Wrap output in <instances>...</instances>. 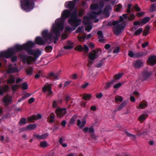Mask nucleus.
<instances>
[{
	"mask_svg": "<svg viewBox=\"0 0 156 156\" xmlns=\"http://www.w3.org/2000/svg\"><path fill=\"white\" fill-rule=\"evenodd\" d=\"M69 17L70 18L68 20V23L73 28L66 27L65 30L66 32L74 30L77 26L80 24L81 20L77 18L76 9L73 11V9L70 10L66 9L63 11L62 12L61 17L55 20V23L53 24L51 28V32L54 34L55 36H51L50 38L51 39H54V42L55 43H56L61 32L63 29L64 23L65 19Z\"/></svg>",
	"mask_w": 156,
	"mask_h": 156,
	"instance_id": "1",
	"label": "nucleus"
},
{
	"mask_svg": "<svg viewBox=\"0 0 156 156\" xmlns=\"http://www.w3.org/2000/svg\"><path fill=\"white\" fill-rule=\"evenodd\" d=\"M35 44V43L32 41H29L22 45H16L13 48L8 49L6 51L0 52V58H8L18 51L24 50L27 51L29 54L33 56V57L30 56L26 57L21 55H20V56L23 59V63L30 64L32 62L36 61L41 53V51L38 49H30L34 46Z\"/></svg>",
	"mask_w": 156,
	"mask_h": 156,
	"instance_id": "2",
	"label": "nucleus"
},
{
	"mask_svg": "<svg viewBox=\"0 0 156 156\" xmlns=\"http://www.w3.org/2000/svg\"><path fill=\"white\" fill-rule=\"evenodd\" d=\"M104 6L103 1L101 2L99 4H92L90 6L91 12L87 14L83 19V22L85 26V30L87 32L90 31L92 29V25L90 23V20L94 19L97 17V16L102 13L105 14L108 12V10L111 9L112 8L110 5H108L102 12V9Z\"/></svg>",
	"mask_w": 156,
	"mask_h": 156,
	"instance_id": "3",
	"label": "nucleus"
},
{
	"mask_svg": "<svg viewBox=\"0 0 156 156\" xmlns=\"http://www.w3.org/2000/svg\"><path fill=\"white\" fill-rule=\"evenodd\" d=\"M122 16L120 17L119 20L114 21L112 23V25L113 26V30L116 35L119 34L126 26V24L123 21L124 19L127 18V15L126 14H123Z\"/></svg>",
	"mask_w": 156,
	"mask_h": 156,
	"instance_id": "4",
	"label": "nucleus"
},
{
	"mask_svg": "<svg viewBox=\"0 0 156 156\" xmlns=\"http://www.w3.org/2000/svg\"><path fill=\"white\" fill-rule=\"evenodd\" d=\"M42 36L44 39L43 40L41 37H37L35 39L36 43L39 45H43L46 42L48 43H50L52 40L55 41L54 38L50 39L51 36H54L55 35L54 33L51 32V30L50 33H48L47 30L43 31L42 33Z\"/></svg>",
	"mask_w": 156,
	"mask_h": 156,
	"instance_id": "5",
	"label": "nucleus"
},
{
	"mask_svg": "<svg viewBox=\"0 0 156 156\" xmlns=\"http://www.w3.org/2000/svg\"><path fill=\"white\" fill-rule=\"evenodd\" d=\"M22 9L26 12H29L34 7V3L33 0H20Z\"/></svg>",
	"mask_w": 156,
	"mask_h": 156,
	"instance_id": "6",
	"label": "nucleus"
},
{
	"mask_svg": "<svg viewBox=\"0 0 156 156\" xmlns=\"http://www.w3.org/2000/svg\"><path fill=\"white\" fill-rule=\"evenodd\" d=\"M101 53V49L100 48L92 51L88 55L89 59V63H92L93 61L97 58Z\"/></svg>",
	"mask_w": 156,
	"mask_h": 156,
	"instance_id": "7",
	"label": "nucleus"
},
{
	"mask_svg": "<svg viewBox=\"0 0 156 156\" xmlns=\"http://www.w3.org/2000/svg\"><path fill=\"white\" fill-rule=\"evenodd\" d=\"M132 5L129 4L127 6V20L131 21L134 20L135 16L133 13H130L131 12L130 8Z\"/></svg>",
	"mask_w": 156,
	"mask_h": 156,
	"instance_id": "8",
	"label": "nucleus"
},
{
	"mask_svg": "<svg viewBox=\"0 0 156 156\" xmlns=\"http://www.w3.org/2000/svg\"><path fill=\"white\" fill-rule=\"evenodd\" d=\"M42 91L48 95V96L51 95L52 93L51 90V86L49 84H45L42 88Z\"/></svg>",
	"mask_w": 156,
	"mask_h": 156,
	"instance_id": "9",
	"label": "nucleus"
},
{
	"mask_svg": "<svg viewBox=\"0 0 156 156\" xmlns=\"http://www.w3.org/2000/svg\"><path fill=\"white\" fill-rule=\"evenodd\" d=\"M66 112V110L65 108H58L56 110V114L58 118L62 117Z\"/></svg>",
	"mask_w": 156,
	"mask_h": 156,
	"instance_id": "10",
	"label": "nucleus"
},
{
	"mask_svg": "<svg viewBox=\"0 0 156 156\" xmlns=\"http://www.w3.org/2000/svg\"><path fill=\"white\" fill-rule=\"evenodd\" d=\"M76 0H73L72 1L66 2H65L64 6L66 8H68L70 9L74 7ZM78 1L79 0H77Z\"/></svg>",
	"mask_w": 156,
	"mask_h": 156,
	"instance_id": "11",
	"label": "nucleus"
},
{
	"mask_svg": "<svg viewBox=\"0 0 156 156\" xmlns=\"http://www.w3.org/2000/svg\"><path fill=\"white\" fill-rule=\"evenodd\" d=\"M86 120L85 118L78 119L77 121V126L80 128H82L86 123Z\"/></svg>",
	"mask_w": 156,
	"mask_h": 156,
	"instance_id": "12",
	"label": "nucleus"
},
{
	"mask_svg": "<svg viewBox=\"0 0 156 156\" xmlns=\"http://www.w3.org/2000/svg\"><path fill=\"white\" fill-rule=\"evenodd\" d=\"M7 72L8 73H15L18 72V70L16 67H12L10 65L7 67H6Z\"/></svg>",
	"mask_w": 156,
	"mask_h": 156,
	"instance_id": "13",
	"label": "nucleus"
},
{
	"mask_svg": "<svg viewBox=\"0 0 156 156\" xmlns=\"http://www.w3.org/2000/svg\"><path fill=\"white\" fill-rule=\"evenodd\" d=\"M3 101L5 105H8L11 103L12 102V97L7 95L3 98Z\"/></svg>",
	"mask_w": 156,
	"mask_h": 156,
	"instance_id": "14",
	"label": "nucleus"
},
{
	"mask_svg": "<svg viewBox=\"0 0 156 156\" xmlns=\"http://www.w3.org/2000/svg\"><path fill=\"white\" fill-rule=\"evenodd\" d=\"M42 117L41 115L39 114L36 115H34L31 117H29L28 120L31 122H33L34 120L41 119Z\"/></svg>",
	"mask_w": 156,
	"mask_h": 156,
	"instance_id": "15",
	"label": "nucleus"
},
{
	"mask_svg": "<svg viewBox=\"0 0 156 156\" xmlns=\"http://www.w3.org/2000/svg\"><path fill=\"white\" fill-rule=\"evenodd\" d=\"M147 62L151 66H153L156 64V56H152L149 57L148 59Z\"/></svg>",
	"mask_w": 156,
	"mask_h": 156,
	"instance_id": "16",
	"label": "nucleus"
},
{
	"mask_svg": "<svg viewBox=\"0 0 156 156\" xmlns=\"http://www.w3.org/2000/svg\"><path fill=\"white\" fill-rule=\"evenodd\" d=\"M37 127V125L35 124H30L27 126L25 128L23 129V131L31 130L34 129Z\"/></svg>",
	"mask_w": 156,
	"mask_h": 156,
	"instance_id": "17",
	"label": "nucleus"
},
{
	"mask_svg": "<svg viewBox=\"0 0 156 156\" xmlns=\"http://www.w3.org/2000/svg\"><path fill=\"white\" fill-rule=\"evenodd\" d=\"M143 64V63L141 60H137L134 62L133 65L134 67L136 68L141 67Z\"/></svg>",
	"mask_w": 156,
	"mask_h": 156,
	"instance_id": "18",
	"label": "nucleus"
},
{
	"mask_svg": "<svg viewBox=\"0 0 156 156\" xmlns=\"http://www.w3.org/2000/svg\"><path fill=\"white\" fill-rule=\"evenodd\" d=\"M48 136V133H45L42 134L41 135H39V134L35 135H34V137L39 140H43L46 138Z\"/></svg>",
	"mask_w": 156,
	"mask_h": 156,
	"instance_id": "19",
	"label": "nucleus"
},
{
	"mask_svg": "<svg viewBox=\"0 0 156 156\" xmlns=\"http://www.w3.org/2000/svg\"><path fill=\"white\" fill-rule=\"evenodd\" d=\"M147 115L146 114H142L140 115L138 118V120L142 123L147 118Z\"/></svg>",
	"mask_w": 156,
	"mask_h": 156,
	"instance_id": "20",
	"label": "nucleus"
},
{
	"mask_svg": "<svg viewBox=\"0 0 156 156\" xmlns=\"http://www.w3.org/2000/svg\"><path fill=\"white\" fill-rule=\"evenodd\" d=\"M97 34L98 36L99 41L101 42H103L104 41V38L102 32L101 31H99L98 32Z\"/></svg>",
	"mask_w": 156,
	"mask_h": 156,
	"instance_id": "21",
	"label": "nucleus"
},
{
	"mask_svg": "<svg viewBox=\"0 0 156 156\" xmlns=\"http://www.w3.org/2000/svg\"><path fill=\"white\" fill-rule=\"evenodd\" d=\"M73 43L70 41H68L67 44L64 47V48L65 49H69L72 48L73 47Z\"/></svg>",
	"mask_w": 156,
	"mask_h": 156,
	"instance_id": "22",
	"label": "nucleus"
},
{
	"mask_svg": "<svg viewBox=\"0 0 156 156\" xmlns=\"http://www.w3.org/2000/svg\"><path fill=\"white\" fill-rule=\"evenodd\" d=\"M150 20V18L148 17H146L143 18L140 21V23L141 24V25L146 23L149 21Z\"/></svg>",
	"mask_w": 156,
	"mask_h": 156,
	"instance_id": "23",
	"label": "nucleus"
},
{
	"mask_svg": "<svg viewBox=\"0 0 156 156\" xmlns=\"http://www.w3.org/2000/svg\"><path fill=\"white\" fill-rule=\"evenodd\" d=\"M33 68L32 67H29L27 68L26 72L27 75L29 76H31L33 73Z\"/></svg>",
	"mask_w": 156,
	"mask_h": 156,
	"instance_id": "24",
	"label": "nucleus"
},
{
	"mask_svg": "<svg viewBox=\"0 0 156 156\" xmlns=\"http://www.w3.org/2000/svg\"><path fill=\"white\" fill-rule=\"evenodd\" d=\"M115 82V80H112L110 82L106 83L105 86V88L106 89H108L110 87V85L111 84L113 83L114 82Z\"/></svg>",
	"mask_w": 156,
	"mask_h": 156,
	"instance_id": "25",
	"label": "nucleus"
},
{
	"mask_svg": "<svg viewBox=\"0 0 156 156\" xmlns=\"http://www.w3.org/2000/svg\"><path fill=\"white\" fill-rule=\"evenodd\" d=\"M147 106V103L145 101H144L141 102L138 107L139 108H146Z\"/></svg>",
	"mask_w": 156,
	"mask_h": 156,
	"instance_id": "26",
	"label": "nucleus"
},
{
	"mask_svg": "<svg viewBox=\"0 0 156 156\" xmlns=\"http://www.w3.org/2000/svg\"><path fill=\"white\" fill-rule=\"evenodd\" d=\"M15 80L14 77L12 76H10L7 80V83H8L12 84L14 83Z\"/></svg>",
	"mask_w": 156,
	"mask_h": 156,
	"instance_id": "27",
	"label": "nucleus"
},
{
	"mask_svg": "<svg viewBox=\"0 0 156 156\" xmlns=\"http://www.w3.org/2000/svg\"><path fill=\"white\" fill-rule=\"evenodd\" d=\"M9 89V87L7 85H5L2 89H0V95L3 94L6 90Z\"/></svg>",
	"mask_w": 156,
	"mask_h": 156,
	"instance_id": "28",
	"label": "nucleus"
},
{
	"mask_svg": "<svg viewBox=\"0 0 156 156\" xmlns=\"http://www.w3.org/2000/svg\"><path fill=\"white\" fill-rule=\"evenodd\" d=\"M91 97V95L89 94H85L83 97V98L85 100H89Z\"/></svg>",
	"mask_w": 156,
	"mask_h": 156,
	"instance_id": "29",
	"label": "nucleus"
},
{
	"mask_svg": "<svg viewBox=\"0 0 156 156\" xmlns=\"http://www.w3.org/2000/svg\"><path fill=\"white\" fill-rule=\"evenodd\" d=\"M59 74L58 73H50L49 76L53 79H57L58 78Z\"/></svg>",
	"mask_w": 156,
	"mask_h": 156,
	"instance_id": "30",
	"label": "nucleus"
},
{
	"mask_svg": "<svg viewBox=\"0 0 156 156\" xmlns=\"http://www.w3.org/2000/svg\"><path fill=\"white\" fill-rule=\"evenodd\" d=\"M126 101H123L121 104L119 105L118 108V110L120 111L122 110L124 107L126 106Z\"/></svg>",
	"mask_w": 156,
	"mask_h": 156,
	"instance_id": "31",
	"label": "nucleus"
},
{
	"mask_svg": "<svg viewBox=\"0 0 156 156\" xmlns=\"http://www.w3.org/2000/svg\"><path fill=\"white\" fill-rule=\"evenodd\" d=\"M113 53L114 54H117L119 51V48L118 47H114L113 48Z\"/></svg>",
	"mask_w": 156,
	"mask_h": 156,
	"instance_id": "32",
	"label": "nucleus"
},
{
	"mask_svg": "<svg viewBox=\"0 0 156 156\" xmlns=\"http://www.w3.org/2000/svg\"><path fill=\"white\" fill-rule=\"evenodd\" d=\"M122 101L123 99L121 96L118 95L115 96V101L116 102H121Z\"/></svg>",
	"mask_w": 156,
	"mask_h": 156,
	"instance_id": "33",
	"label": "nucleus"
},
{
	"mask_svg": "<svg viewBox=\"0 0 156 156\" xmlns=\"http://www.w3.org/2000/svg\"><path fill=\"white\" fill-rule=\"evenodd\" d=\"M47 143L45 141H42L40 144V146L42 147H46L47 146Z\"/></svg>",
	"mask_w": 156,
	"mask_h": 156,
	"instance_id": "34",
	"label": "nucleus"
},
{
	"mask_svg": "<svg viewBox=\"0 0 156 156\" xmlns=\"http://www.w3.org/2000/svg\"><path fill=\"white\" fill-rule=\"evenodd\" d=\"M21 88L23 90H26L28 88V85L26 83H24L21 85Z\"/></svg>",
	"mask_w": 156,
	"mask_h": 156,
	"instance_id": "35",
	"label": "nucleus"
},
{
	"mask_svg": "<svg viewBox=\"0 0 156 156\" xmlns=\"http://www.w3.org/2000/svg\"><path fill=\"white\" fill-rule=\"evenodd\" d=\"M27 123L26 119L25 118L21 119L19 123L20 125H22L26 124Z\"/></svg>",
	"mask_w": 156,
	"mask_h": 156,
	"instance_id": "36",
	"label": "nucleus"
},
{
	"mask_svg": "<svg viewBox=\"0 0 156 156\" xmlns=\"http://www.w3.org/2000/svg\"><path fill=\"white\" fill-rule=\"evenodd\" d=\"M143 29L142 28H140L136 30L134 33V34L136 35L140 34L141 33Z\"/></svg>",
	"mask_w": 156,
	"mask_h": 156,
	"instance_id": "37",
	"label": "nucleus"
},
{
	"mask_svg": "<svg viewBox=\"0 0 156 156\" xmlns=\"http://www.w3.org/2000/svg\"><path fill=\"white\" fill-rule=\"evenodd\" d=\"M123 73H121L116 75L115 76V80H118L120 79L122 76Z\"/></svg>",
	"mask_w": 156,
	"mask_h": 156,
	"instance_id": "38",
	"label": "nucleus"
},
{
	"mask_svg": "<svg viewBox=\"0 0 156 156\" xmlns=\"http://www.w3.org/2000/svg\"><path fill=\"white\" fill-rule=\"evenodd\" d=\"M75 49L79 51H83V48L81 45H78L75 48Z\"/></svg>",
	"mask_w": 156,
	"mask_h": 156,
	"instance_id": "39",
	"label": "nucleus"
},
{
	"mask_svg": "<svg viewBox=\"0 0 156 156\" xmlns=\"http://www.w3.org/2000/svg\"><path fill=\"white\" fill-rule=\"evenodd\" d=\"M48 120L50 122H52L54 120V114L50 116L48 118Z\"/></svg>",
	"mask_w": 156,
	"mask_h": 156,
	"instance_id": "40",
	"label": "nucleus"
},
{
	"mask_svg": "<svg viewBox=\"0 0 156 156\" xmlns=\"http://www.w3.org/2000/svg\"><path fill=\"white\" fill-rule=\"evenodd\" d=\"M52 49V47L50 46H47L45 48V50L46 51L48 52H51V51Z\"/></svg>",
	"mask_w": 156,
	"mask_h": 156,
	"instance_id": "41",
	"label": "nucleus"
},
{
	"mask_svg": "<svg viewBox=\"0 0 156 156\" xmlns=\"http://www.w3.org/2000/svg\"><path fill=\"white\" fill-rule=\"evenodd\" d=\"M76 116H74L73 117L70 121L69 123L70 124H73L75 123V120H76Z\"/></svg>",
	"mask_w": 156,
	"mask_h": 156,
	"instance_id": "42",
	"label": "nucleus"
},
{
	"mask_svg": "<svg viewBox=\"0 0 156 156\" xmlns=\"http://www.w3.org/2000/svg\"><path fill=\"white\" fill-rule=\"evenodd\" d=\"M127 136L129 137L133 140H135L136 139V137L135 135L127 133Z\"/></svg>",
	"mask_w": 156,
	"mask_h": 156,
	"instance_id": "43",
	"label": "nucleus"
},
{
	"mask_svg": "<svg viewBox=\"0 0 156 156\" xmlns=\"http://www.w3.org/2000/svg\"><path fill=\"white\" fill-rule=\"evenodd\" d=\"M122 5L120 4L117 5L115 7V10L116 11H119L122 8Z\"/></svg>",
	"mask_w": 156,
	"mask_h": 156,
	"instance_id": "44",
	"label": "nucleus"
},
{
	"mask_svg": "<svg viewBox=\"0 0 156 156\" xmlns=\"http://www.w3.org/2000/svg\"><path fill=\"white\" fill-rule=\"evenodd\" d=\"M122 84V83H118L114 85L113 87L114 89H118L120 87Z\"/></svg>",
	"mask_w": 156,
	"mask_h": 156,
	"instance_id": "45",
	"label": "nucleus"
},
{
	"mask_svg": "<svg viewBox=\"0 0 156 156\" xmlns=\"http://www.w3.org/2000/svg\"><path fill=\"white\" fill-rule=\"evenodd\" d=\"M79 41L80 42H83L86 38L85 36H78V37Z\"/></svg>",
	"mask_w": 156,
	"mask_h": 156,
	"instance_id": "46",
	"label": "nucleus"
},
{
	"mask_svg": "<svg viewBox=\"0 0 156 156\" xmlns=\"http://www.w3.org/2000/svg\"><path fill=\"white\" fill-rule=\"evenodd\" d=\"M156 10V5L154 4L152 5L151 6V7L150 9V10L151 12H153L155 11Z\"/></svg>",
	"mask_w": 156,
	"mask_h": 156,
	"instance_id": "47",
	"label": "nucleus"
},
{
	"mask_svg": "<svg viewBox=\"0 0 156 156\" xmlns=\"http://www.w3.org/2000/svg\"><path fill=\"white\" fill-rule=\"evenodd\" d=\"M83 51H84V52L85 53L88 52L89 51L87 45H85L84 46L83 48Z\"/></svg>",
	"mask_w": 156,
	"mask_h": 156,
	"instance_id": "48",
	"label": "nucleus"
},
{
	"mask_svg": "<svg viewBox=\"0 0 156 156\" xmlns=\"http://www.w3.org/2000/svg\"><path fill=\"white\" fill-rule=\"evenodd\" d=\"M83 27H81L78 28L76 30V33H79L83 31Z\"/></svg>",
	"mask_w": 156,
	"mask_h": 156,
	"instance_id": "49",
	"label": "nucleus"
},
{
	"mask_svg": "<svg viewBox=\"0 0 156 156\" xmlns=\"http://www.w3.org/2000/svg\"><path fill=\"white\" fill-rule=\"evenodd\" d=\"M20 87L18 85H14L12 86V89L13 90H15L17 89Z\"/></svg>",
	"mask_w": 156,
	"mask_h": 156,
	"instance_id": "50",
	"label": "nucleus"
},
{
	"mask_svg": "<svg viewBox=\"0 0 156 156\" xmlns=\"http://www.w3.org/2000/svg\"><path fill=\"white\" fill-rule=\"evenodd\" d=\"M89 83H85L82 84L81 87L83 89H85L86 88L88 85Z\"/></svg>",
	"mask_w": 156,
	"mask_h": 156,
	"instance_id": "51",
	"label": "nucleus"
},
{
	"mask_svg": "<svg viewBox=\"0 0 156 156\" xmlns=\"http://www.w3.org/2000/svg\"><path fill=\"white\" fill-rule=\"evenodd\" d=\"M144 53L143 52H139L136 54V57H141L144 55Z\"/></svg>",
	"mask_w": 156,
	"mask_h": 156,
	"instance_id": "52",
	"label": "nucleus"
},
{
	"mask_svg": "<svg viewBox=\"0 0 156 156\" xmlns=\"http://www.w3.org/2000/svg\"><path fill=\"white\" fill-rule=\"evenodd\" d=\"M59 101H54L52 103V106L53 108H55L58 104V103Z\"/></svg>",
	"mask_w": 156,
	"mask_h": 156,
	"instance_id": "53",
	"label": "nucleus"
},
{
	"mask_svg": "<svg viewBox=\"0 0 156 156\" xmlns=\"http://www.w3.org/2000/svg\"><path fill=\"white\" fill-rule=\"evenodd\" d=\"M128 55L129 57H133L134 56L135 57H136V55H135L133 52L131 51H129Z\"/></svg>",
	"mask_w": 156,
	"mask_h": 156,
	"instance_id": "54",
	"label": "nucleus"
},
{
	"mask_svg": "<svg viewBox=\"0 0 156 156\" xmlns=\"http://www.w3.org/2000/svg\"><path fill=\"white\" fill-rule=\"evenodd\" d=\"M133 9H135L137 11H140V9L138 7V5H136L133 6Z\"/></svg>",
	"mask_w": 156,
	"mask_h": 156,
	"instance_id": "55",
	"label": "nucleus"
},
{
	"mask_svg": "<svg viewBox=\"0 0 156 156\" xmlns=\"http://www.w3.org/2000/svg\"><path fill=\"white\" fill-rule=\"evenodd\" d=\"M144 14V12H138L136 14V15L138 17H140L141 16H143Z\"/></svg>",
	"mask_w": 156,
	"mask_h": 156,
	"instance_id": "56",
	"label": "nucleus"
},
{
	"mask_svg": "<svg viewBox=\"0 0 156 156\" xmlns=\"http://www.w3.org/2000/svg\"><path fill=\"white\" fill-rule=\"evenodd\" d=\"M103 95L102 93H99L96 96V97L97 98H101L102 97Z\"/></svg>",
	"mask_w": 156,
	"mask_h": 156,
	"instance_id": "57",
	"label": "nucleus"
},
{
	"mask_svg": "<svg viewBox=\"0 0 156 156\" xmlns=\"http://www.w3.org/2000/svg\"><path fill=\"white\" fill-rule=\"evenodd\" d=\"M130 99L131 101L134 102L135 101V98L132 95H131L130 96Z\"/></svg>",
	"mask_w": 156,
	"mask_h": 156,
	"instance_id": "58",
	"label": "nucleus"
},
{
	"mask_svg": "<svg viewBox=\"0 0 156 156\" xmlns=\"http://www.w3.org/2000/svg\"><path fill=\"white\" fill-rule=\"evenodd\" d=\"M152 72H146L145 74L144 75L147 76V77H148V76H150L151 74H152Z\"/></svg>",
	"mask_w": 156,
	"mask_h": 156,
	"instance_id": "59",
	"label": "nucleus"
},
{
	"mask_svg": "<svg viewBox=\"0 0 156 156\" xmlns=\"http://www.w3.org/2000/svg\"><path fill=\"white\" fill-rule=\"evenodd\" d=\"M94 132V129L92 127L88 128V132L90 133H93Z\"/></svg>",
	"mask_w": 156,
	"mask_h": 156,
	"instance_id": "60",
	"label": "nucleus"
},
{
	"mask_svg": "<svg viewBox=\"0 0 156 156\" xmlns=\"http://www.w3.org/2000/svg\"><path fill=\"white\" fill-rule=\"evenodd\" d=\"M148 44V43L147 42H145L142 44V47L143 48H144L147 46Z\"/></svg>",
	"mask_w": 156,
	"mask_h": 156,
	"instance_id": "61",
	"label": "nucleus"
},
{
	"mask_svg": "<svg viewBox=\"0 0 156 156\" xmlns=\"http://www.w3.org/2000/svg\"><path fill=\"white\" fill-rule=\"evenodd\" d=\"M103 64V62L102 61H100L97 64V67H100L102 66Z\"/></svg>",
	"mask_w": 156,
	"mask_h": 156,
	"instance_id": "62",
	"label": "nucleus"
},
{
	"mask_svg": "<svg viewBox=\"0 0 156 156\" xmlns=\"http://www.w3.org/2000/svg\"><path fill=\"white\" fill-rule=\"evenodd\" d=\"M34 100V98H30L29 100L28 103L30 104L33 102Z\"/></svg>",
	"mask_w": 156,
	"mask_h": 156,
	"instance_id": "63",
	"label": "nucleus"
},
{
	"mask_svg": "<svg viewBox=\"0 0 156 156\" xmlns=\"http://www.w3.org/2000/svg\"><path fill=\"white\" fill-rule=\"evenodd\" d=\"M90 109L93 111H95L96 109V106H91L90 108Z\"/></svg>",
	"mask_w": 156,
	"mask_h": 156,
	"instance_id": "64",
	"label": "nucleus"
}]
</instances>
